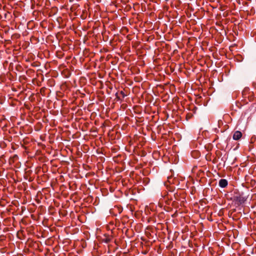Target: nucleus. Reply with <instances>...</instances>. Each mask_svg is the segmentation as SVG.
<instances>
[{
	"instance_id": "nucleus-1",
	"label": "nucleus",
	"mask_w": 256,
	"mask_h": 256,
	"mask_svg": "<svg viewBox=\"0 0 256 256\" xmlns=\"http://www.w3.org/2000/svg\"><path fill=\"white\" fill-rule=\"evenodd\" d=\"M242 136V133L239 131L236 130V131L232 136V138L234 140H239Z\"/></svg>"
},
{
	"instance_id": "nucleus-2",
	"label": "nucleus",
	"mask_w": 256,
	"mask_h": 256,
	"mask_svg": "<svg viewBox=\"0 0 256 256\" xmlns=\"http://www.w3.org/2000/svg\"><path fill=\"white\" fill-rule=\"evenodd\" d=\"M228 185V182L225 179H221L219 181V186L221 188H225Z\"/></svg>"
}]
</instances>
